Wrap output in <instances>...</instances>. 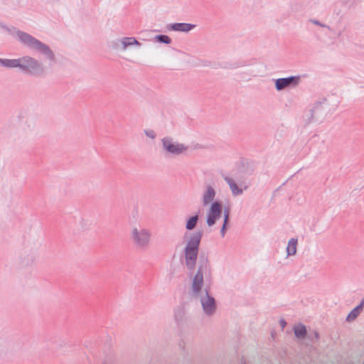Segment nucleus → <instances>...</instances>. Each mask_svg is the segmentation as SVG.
<instances>
[{
  "instance_id": "nucleus-11",
  "label": "nucleus",
  "mask_w": 364,
  "mask_h": 364,
  "mask_svg": "<svg viewBox=\"0 0 364 364\" xmlns=\"http://www.w3.org/2000/svg\"><path fill=\"white\" fill-rule=\"evenodd\" d=\"M195 27L194 24L188 23H175L170 28L174 31L187 33Z\"/></svg>"
},
{
  "instance_id": "nucleus-12",
  "label": "nucleus",
  "mask_w": 364,
  "mask_h": 364,
  "mask_svg": "<svg viewBox=\"0 0 364 364\" xmlns=\"http://www.w3.org/2000/svg\"><path fill=\"white\" fill-rule=\"evenodd\" d=\"M293 330L294 336L296 339H304L307 335V328L306 326L302 323H299L295 325L293 328Z\"/></svg>"
},
{
  "instance_id": "nucleus-23",
  "label": "nucleus",
  "mask_w": 364,
  "mask_h": 364,
  "mask_svg": "<svg viewBox=\"0 0 364 364\" xmlns=\"http://www.w3.org/2000/svg\"><path fill=\"white\" fill-rule=\"evenodd\" d=\"M315 336L318 337V333H316Z\"/></svg>"
},
{
  "instance_id": "nucleus-14",
  "label": "nucleus",
  "mask_w": 364,
  "mask_h": 364,
  "mask_svg": "<svg viewBox=\"0 0 364 364\" xmlns=\"http://www.w3.org/2000/svg\"><path fill=\"white\" fill-rule=\"evenodd\" d=\"M363 305L364 299H363L360 303L348 314V315L346 317V320L351 321L355 319L357 316L359 315L360 311L363 309Z\"/></svg>"
},
{
  "instance_id": "nucleus-15",
  "label": "nucleus",
  "mask_w": 364,
  "mask_h": 364,
  "mask_svg": "<svg viewBox=\"0 0 364 364\" xmlns=\"http://www.w3.org/2000/svg\"><path fill=\"white\" fill-rule=\"evenodd\" d=\"M296 245H297V239L296 238H291L287 244V255H293L296 252Z\"/></svg>"
},
{
  "instance_id": "nucleus-5",
  "label": "nucleus",
  "mask_w": 364,
  "mask_h": 364,
  "mask_svg": "<svg viewBox=\"0 0 364 364\" xmlns=\"http://www.w3.org/2000/svg\"><path fill=\"white\" fill-rule=\"evenodd\" d=\"M161 146L163 151L171 156L180 155L187 150V146L184 144L180 143L170 136L161 139Z\"/></svg>"
},
{
  "instance_id": "nucleus-7",
  "label": "nucleus",
  "mask_w": 364,
  "mask_h": 364,
  "mask_svg": "<svg viewBox=\"0 0 364 364\" xmlns=\"http://www.w3.org/2000/svg\"><path fill=\"white\" fill-rule=\"evenodd\" d=\"M222 213L221 204L218 201L212 202L206 215V223L208 226L211 227L216 220L220 218Z\"/></svg>"
},
{
  "instance_id": "nucleus-20",
  "label": "nucleus",
  "mask_w": 364,
  "mask_h": 364,
  "mask_svg": "<svg viewBox=\"0 0 364 364\" xmlns=\"http://www.w3.org/2000/svg\"><path fill=\"white\" fill-rule=\"evenodd\" d=\"M144 134H145V135H146L147 137H149V138H150V139H154V138H155V133H154V132L153 130H151V129L146 130V131L144 132Z\"/></svg>"
},
{
  "instance_id": "nucleus-18",
  "label": "nucleus",
  "mask_w": 364,
  "mask_h": 364,
  "mask_svg": "<svg viewBox=\"0 0 364 364\" xmlns=\"http://www.w3.org/2000/svg\"><path fill=\"white\" fill-rule=\"evenodd\" d=\"M198 215H195L192 217H191L186 222V228L188 230H193L196 225V223L198 221Z\"/></svg>"
},
{
  "instance_id": "nucleus-21",
  "label": "nucleus",
  "mask_w": 364,
  "mask_h": 364,
  "mask_svg": "<svg viewBox=\"0 0 364 364\" xmlns=\"http://www.w3.org/2000/svg\"><path fill=\"white\" fill-rule=\"evenodd\" d=\"M279 323H280V325H281L282 328H284L286 326V325H287V322L283 318L279 320Z\"/></svg>"
},
{
  "instance_id": "nucleus-17",
  "label": "nucleus",
  "mask_w": 364,
  "mask_h": 364,
  "mask_svg": "<svg viewBox=\"0 0 364 364\" xmlns=\"http://www.w3.org/2000/svg\"><path fill=\"white\" fill-rule=\"evenodd\" d=\"M154 39L156 43H164L166 45L170 44L171 42L170 37L165 34L157 35L154 37Z\"/></svg>"
},
{
  "instance_id": "nucleus-6",
  "label": "nucleus",
  "mask_w": 364,
  "mask_h": 364,
  "mask_svg": "<svg viewBox=\"0 0 364 364\" xmlns=\"http://www.w3.org/2000/svg\"><path fill=\"white\" fill-rule=\"evenodd\" d=\"M17 68L23 72H28L30 73L41 70L38 61L28 55L17 58Z\"/></svg>"
},
{
  "instance_id": "nucleus-10",
  "label": "nucleus",
  "mask_w": 364,
  "mask_h": 364,
  "mask_svg": "<svg viewBox=\"0 0 364 364\" xmlns=\"http://www.w3.org/2000/svg\"><path fill=\"white\" fill-rule=\"evenodd\" d=\"M215 196V191L213 186H208L206 188V191L203 194L202 200L203 205L206 206L209 203L210 204L212 202H214V198Z\"/></svg>"
},
{
  "instance_id": "nucleus-2",
  "label": "nucleus",
  "mask_w": 364,
  "mask_h": 364,
  "mask_svg": "<svg viewBox=\"0 0 364 364\" xmlns=\"http://www.w3.org/2000/svg\"><path fill=\"white\" fill-rule=\"evenodd\" d=\"M201 236L202 233L200 232L190 235L184 248L186 265L191 269L194 267L197 260Z\"/></svg>"
},
{
  "instance_id": "nucleus-16",
  "label": "nucleus",
  "mask_w": 364,
  "mask_h": 364,
  "mask_svg": "<svg viewBox=\"0 0 364 364\" xmlns=\"http://www.w3.org/2000/svg\"><path fill=\"white\" fill-rule=\"evenodd\" d=\"M0 65L8 68H17V59L0 58Z\"/></svg>"
},
{
  "instance_id": "nucleus-19",
  "label": "nucleus",
  "mask_w": 364,
  "mask_h": 364,
  "mask_svg": "<svg viewBox=\"0 0 364 364\" xmlns=\"http://www.w3.org/2000/svg\"><path fill=\"white\" fill-rule=\"evenodd\" d=\"M228 215H229L228 209V208L224 209V211H223V218H224V220H223V224L222 228L220 230V234H221L223 237L225 236V228H226L227 222H228Z\"/></svg>"
},
{
  "instance_id": "nucleus-4",
  "label": "nucleus",
  "mask_w": 364,
  "mask_h": 364,
  "mask_svg": "<svg viewBox=\"0 0 364 364\" xmlns=\"http://www.w3.org/2000/svg\"><path fill=\"white\" fill-rule=\"evenodd\" d=\"M151 232L143 227H134L131 230V239L137 247H146L151 241Z\"/></svg>"
},
{
  "instance_id": "nucleus-8",
  "label": "nucleus",
  "mask_w": 364,
  "mask_h": 364,
  "mask_svg": "<svg viewBox=\"0 0 364 364\" xmlns=\"http://www.w3.org/2000/svg\"><path fill=\"white\" fill-rule=\"evenodd\" d=\"M140 46L138 40L134 37H122L119 40L118 48L122 51H126L132 48H137Z\"/></svg>"
},
{
  "instance_id": "nucleus-13",
  "label": "nucleus",
  "mask_w": 364,
  "mask_h": 364,
  "mask_svg": "<svg viewBox=\"0 0 364 364\" xmlns=\"http://www.w3.org/2000/svg\"><path fill=\"white\" fill-rule=\"evenodd\" d=\"M224 180L229 185V187L233 195L237 196L242 193V189L240 188L235 181L229 176H224Z\"/></svg>"
},
{
  "instance_id": "nucleus-22",
  "label": "nucleus",
  "mask_w": 364,
  "mask_h": 364,
  "mask_svg": "<svg viewBox=\"0 0 364 364\" xmlns=\"http://www.w3.org/2000/svg\"><path fill=\"white\" fill-rule=\"evenodd\" d=\"M313 23L316 25H319L321 26H323V25L320 24L319 22H318L317 21H314Z\"/></svg>"
},
{
  "instance_id": "nucleus-3",
  "label": "nucleus",
  "mask_w": 364,
  "mask_h": 364,
  "mask_svg": "<svg viewBox=\"0 0 364 364\" xmlns=\"http://www.w3.org/2000/svg\"><path fill=\"white\" fill-rule=\"evenodd\" d=\"M16 35L19 41L24 46L31 50H34L39 53L43 54L50 60L53 59V53L47 45L33 38L31 35L23 32L18 31Z\"/></svg>"
},
{
  "instance_id": "nucleus-1",
  "label": "nucleus",
  "mask_w": 364,
  "mask_h": 364,
  "mask_svg": "<svg viewBox=\"0 0 364 364\" xmlns=\"http://www.w3.org/2000/svg\"><path fill=\"white\" fill-rule=\"evenodd\" d=\"M210 277L211 272L208 259L200 260L191 285L193 296L200 301L203 313L208 316L214 314L216 309L215 299L210 294L208 288L203 286L204 279L209 280Z\"/></svg>"
},
{
  "instance_id": "nucleus-9",
  "label": "nucleus",
  "mask_w": 364,
  "mask_h": 364,
  "mask_svg": "<svg viewBox=\"0 0 364 364\" xmlns=\"http://www.w3.org/2000/svg\"><path fill=\"white\" fill-rule=\"evenodd\" d=\"M299 76H289L287 77L278 78L275 82V87L277 91L289 86L291 84L297 85Z\"/></svg>"
}]
</instances>
